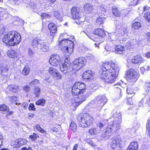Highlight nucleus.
Wrapping results in <instances>:
<instances>
[{
    "mask_svg": "<svg viewBox=\"0 0 150 150\" xmlns=\"http://www.w3.org/2000/svg\"><path fill=\"white\" fill-rule=\"evenodd\" d=\"M110 126H111V129L112 130V132L114 133L119 130L120 128V125L119 123L113 122V124Z\"/></svg>",
    "mask_w": 150,
    "mask_h": 150,
    "instance_id": "22",
    "label": "nucleus"
},
{
    "mask_svg": "<svg viewBox=\"0 0 150 150\" xmlns=\"http://www.w3.org/2000/svg\"><path fill=\"white\" fill-rule=\"evenodd\" d=\"M102 66L104 69L100 71V73L105 72V73H109L113 72L116 73L117 74L119 73V68L116 67L114 63L106 62L103 63Z\"/></svg>",
    "mask_w": 150,
    "mask_h": 150,
    "instance_id": "6",
    "label": "nucleus"
},
{
    "mask_svg": "<svg viewBox=\"0 0 150 150\" xmlns=\"http://www.w3.org/2000/svg\"><path fill=\"white\" fill-rule=\"evenodd\" d=\"M89 132L92 135H96L97 134V130L95 128H92L90 129Z\"/></svg>",
    "mask_w": 150,
    "mask_h": 150,
    "instance_id": "49",
    "label": "nucleus"
},
{
    "mask_svg": "<svg viewBox=\"0 0 150 150\" xmlns=\"http://www.w3.org/2000/svg\"><path fill=\"white\" fill-rule=\"evenodd\" d=\"M93 74L91 71L88 70L85 71L83 74V78L84 79H88L92 77Z\"/></svg>",
    "mask_w": 150,
    "mask_h": 150,
    "instance_id": "20",
    "label": "nucleus"
},
{
    "mask_svg": "<svg viewBox=\"0 0 150 150\" xmlns=\"http://www.w3.org/2000/svg\"><path fill=\"white\" fill-rule=\"evenodd\" d=\"M69 127L72 130L73 132H76L77 129L76 125L73 121L71 122L69 126Z\"/></svg>",
    "mask_w": 150,
    "mask_h": 150,
    "instance_id": "39",
    "label": "nucleus"
},
{
    "mask_svg": "<svg viewBox=\"0 0 150 150\" xmlns=\"http://www.w3.org/2000/svg\"><path fill=\"white\" fill-rule=\"evenodd\" d=\"M86 62V60L84 57L79 58L74 61L72 64V67H70L69 63L65 62L62 65H60V68L63 73L66 74L73 70L78 71L85 65Z\"/></svg>",
    "mask_w": 150,
    "mask_h": 150,
    "instance_id": "1",
    "label": "nucleus"
},
{
    "mask_svg": "<svg viewBox=\"0 0 150 150\" xmlns=\"http://www.w3.org/2000/svg\"><path fill=\"white\" fill-rule=\"evenodd\" d=\"M144 17L146 21L150 23V12H147L144 13Z\"/></svg>",
    "mask_w": 150,
    "mask_h": 150,
    "instance_id": "41",
    "label": "nucleus"
},
{
    "mask_svg": "<svg viewBox=\"0 0 150 150\" xmlns=\"http://www.w3.org/2000/svg\"><path fill=\"white\" fill-rule=\"evenodd\" d=\"M105 125V124L101 122H99L97 124V126L100 128H102Z\"/></svg>",
    "mask_w": 150,
    "mask_h": 150,
    "instance_id": "58",
    "label": "nucleus"
},
{
    "mask_svg": "<svg viewBox=\"0 0 150 150\" xmlns=\"http://www.w3.org/2000/svg\"><path fill=\"white\" fill-rule=\"evenodd\" d=\"M139 76L138 71L131 69L127 71L125 77L127 81L131 82H135Z\"/></svg>",
    "mask_w": 150,
    "mask_h": 150,
    "instance_id": "7",
    "label": "nucleus"
},
{
    "mask_svg": "<svg viewBox=\"0 0 150 150\" xmlns=\"http://www.w3.org/2000/svg\"><path fill=\"white\" fill-rule=\"evenodd\" d=\"M71 17L74 19H78L81 17L79 8L73 7L71 9Z\"/></svg>",
    "mask_w": 150,
    "mask_h": 150,
    "instance_id": "11",
    "label": "nucleus"
},
{
    "mask_svg": "<svg viewBox=\"0 0 150 150\" xmlns=\"http://www.w3.org/2000/svg\"><path fill=\"white\" fill-rule=\"evenodd\" d=\"M34 90L36 97H38L40 96V88L39 87L36 86L34 88Z\"/></svg>",
    "mask_w": 150,
    "mask_h": 150,
    "instance_id": "43",
    "label": "nucleus"
},
{
    "mask_svg": "<svg viewBox=\"0 0 150 150\" xmlns=\"http://www.w3.org/2000/svg\"><path fill=\"white\" fill-rule=\"evenodd\" d=\"M41 40L38 39L37 38L33 39L32 41V45L34 48L38 47V45H40Z\"/></svg>",
    "mask_w": 150,
    "mask_h": 150,
    "instance_id": "25",
    "label": "nucleus"
},
{
    "mask_svg": "<svg viewBox=\"0 0 150 150\" xmlns=\"http://www.w3.org/2000/svg\"><path fill=\"white\" fill-rule=\"evenodd\" d=\"M120 139V138L117 137L113 138L112 139V142L111 144V147L113 149H116L120 146L121 144Z\"/></svg>",
    "mask_w": 150,
    "mask_h": 150,
    "instance_id": "13",
    "label": "nucleus"
},
{
    "mask_svg": "<svg viewBox=\"0 0 150 150\" xmlns=\"http://www.w3.org/2000/svg\"><path fill=\"white\" fill-rule=\"evenodd\" d=\"M48 28L50 31V35L53 38L55 33H57V28L55 25L53 23H50L49 24Z\"/></svg>",
    "mask_w": 150,
    "mask_h": 150,
    "instance_id": "14",
    "label": "nucleus"
},
{
    "mask_svg": "<svg viewBox=\"0 0 150 150\" xmlns=\"http://www.w3.org/2000/svg\"><path fill=\"white\" fill-rule=\"evenodd\" d=\"M78 119L79 121V126L84 128L87 127L92 123L93 117L89 113H83L79 116Z\"/></svg>",
    "mask_w": 150,
    "mask_h": 150,
    "instance_id": "3",
    "label": "nucleus"
},
{
    "mask_svg": "<svg viewBox=\"0 0 150 150\" xmlns=\"http://www.w3.org/2000/svg\"><path fill=\"white\" fill-rule=\"evenodd\" d=\"M59 45L62 46V51L66 54H70L73 52L74 44L72 41L64 39L60 42Z\"/></svg>",
    "mask_w": 150,
    "mask_h": 150,
    "instance_id": "4",
    "label": "nucleus"
},
{
    "mask_svg": "<svg viewBox=\"0 0 150 150\" xmlns=\"http://www.w3.org/2000/svg\"><path fill=\"white\" fill-rule=\"evenodd\" d=\"M98 106H99V110H100L101 108L107 101L106 96L104 95L99 96L96 98Z\"/></svg>",
    "mask_w": 150,
    "mask_h": 150,
    "instance_id": "10",
    "label": "nucleus"
},
{
    "mask_svg": "<svg viewBox=\"0 0 150 150\" xmlns=\"http://www.w3.org/2000/svg\"><path fill=\"white\" fill-rule=\"evenodd\" d=\"M35 127L37 130L42 133L45 134L47 133L43 129L41 128L39 125H36L35 126Z\"/></svg>",
    "mask_w": 150,
    "mask_h": 150,
    "instance_id": "38",
    "label": "nucleus"
},
{
    "mask_svg": "<svg viewBox=\"0 0 150 150\" xmlns=\"http://www.w3.org/2000/svg\"><path fill=\"white\" fill-rule=\"evenodd\" d=\"M84 11L85 12H90L93 10V6L90 4H86L84 6Z\"/></svg>",
    "mask_w": 150,
    "mask_h": 150,
    "instance_id": "28",
    "label": "nucleus"
},
{
    "mask_svg": "<svg viewBox=\"0 0 150 150\" xmlns=\"http://www.w3.org/2000/svg\"><path fill=\"white\" fill-rule=\"evenodd\" d=\"M8 69V66L4 65L0 67V71H1V74L3 75H5L7 74Z\"/></svg>",
    "mask_w": 150,
    "mask_h": 150,
    "instance_id": "29",
    "label": "nucleus"
},
{
    "mask_svg": "<svg viewBox=\"0 0 150 150\" xmlns=\"http://www.w3.org/2000/svg\"><path fill=\"white\" fill-rule=\"evenodd\" d=\"M148 88H149V90L150 91V82L147 81L146 82V85L145 86L144 90L146 94L149 93V90Z\"/></svg>",
    "mask_w": 150,
    "mask_h": 150,
    "instance_id": "42",
    "label": "nucleus"
},
{
    "mask_svg": "<svg viewBox=\"0 0 150 150\" xmlns=\"http://www.w3.org/2000/svg\"><path fill=\"white\" fill-rule=\"evenodd\" d=\"M116 88V99H120L122 96L121 93V90L120 88L118 87L115 88Z\"/></svg>",
    "mask_w": 150,
    "mask_h": 150,
    "instance_id": "30",
    "label": "nucleus"
},
{
    "mask_svg": "<svg viewBox=\"0 0 150 150\" xmlns=\"http://www.w3.org/2000/svg\"><path fill=\"white\" fill-rule=\"evenodd\" d=\"M55 77H57V79H61L62 77V75L58 71L57 72Z\"/></svg>",
    "mask_w": 150,
    "mask_h": 150,
    "instance_id": "57",
    "label": "nucleus"
},
{
    "mask_svg": "<svg viewBox=\"0 0 150 150\" xmlns=\"http://www.w3.org/2000/svg\"><path fill=\"white\" fill-rule=\"evenodd\" d=\"M42 18H48L49 16L46 13H42L41 15Z\"/></svg>",
    "mask_w": 150,
    "mask_h": 150,
    "instance_id": "59",
    "label": "nucleus"
},
{
    "mask_svg": "<svg viewBox=\"0 0 150 150\" xmlns=\"http://www.w3.org/2000/svg\"><path fill=\"white\" fill-rule=\"evenodd\" d=\"M58 71L56 69L52 67L50 68L49 69V72L50 74L54 77H55Z\"/></svg>",
    "mask_w": 150,
    "mask_h": 150,
    "instance_id": "34",
    "label": "nucleus"
},
{
    "mask_svg": "<svg viewBox=\"0 0 150 150\" xmlns=\"http://www.w3.org/2000/svg\"><path fill=\"white\" fill-rule=\"evenodd\" d=\"M115 46L112 45L110 44H107L105 46V49L107 52L109 53L114 52Z\"/></svg>",
    "mask_w": 150,
    "mask_h": 150,
    "instance_id": "26",
    "label": "nucleus"
},
{
    "mask_svg": "<svg viewBox=\"0 0 150 150\" xmlns=\"http://www.w3.org/2000/svg\"><path fill=\"white\" fill-rule=\"evenodd\" d=\"M128 103L130 105H132L133 104L132 102V99L131 98H129L127 100Z\"/></svg>",
    "mask_w": 150,
    "mask_h": 150,
    "instance_id": "63",
    "label": "nucleus"
},
{
    "mask_svg": "<svg viewBox=\"0 0 150 150\" xmlns=\"http://www.w3.org/2000/svg\"><path fill=\"white\" fill-rule=\"evenodd\" d=\"M22 106H23V108L24 109H26L28 107V105L27 103L25 102L23 103L22 105Z\"/></svg>",
    "mask_w": 150,
    "mask_h": 150,
    "instance_id": "62",
    "label": "nucleus"
},
{
    "mask_svg": "<svg viewBox=\"0 0 150 150\" xmlns=\"http://www.w3.org/2000/svg\"><path fill=\"white\" fill-rule=\"evenodd\" d=\"M39 81L38 80L35 79L33 80L31 82H30L29 84L30 86H33L39 83Z\"/></svg>",
    "mask_w": 150,
    "mask_h": 150,
    "instance_id": "48",
    "label": "nucleus"
},
{
    "mask_svg": "<svg viewBox=\"0 0 150 150\" xmlns=\"http://www.w3.org/2000/svg\"><path fill=\"white\" fill-rule=\"evenodd\" d=\"M121 35H124L127 32V30L124 28L121 30Z\"/></svg>",
    "mask_w": 150,
    "mask_h": 150,
    "instance_id": "61",
    "label": "nucleus"
},
{
    "mask_svg": "<svg viewBox=\"0 0 150 150\" xmlns=\"http://www.w3.org/2000/svg\"><path fill=\"white\" fill-rule=\"evenodd\" d=\"M141 25L139 22H135L132 24V28L134 29H138L141 26Z\"/></svg>",
    "mask_w": 150,
    "mask_h": 150,
    "instance_id": "44",
    "label": "nucleus"
},
{
    "mask_svg": "<svg viewBox=\"0 0 150 150\" xmlns=\"http://www.w3.org/2000/svg\"><path fill=\"white\" fill-rule=\"evenodd\" d=\"M114 133L112 132V130L111 129V126L109 125L105 131V134L107 136H110Z\"/></svg>",
    "mask_w": 150,
    "mask_h": 150,
    "instance_id": "35",
    "label": "nucleus"
},
{
    "mask_svg": "<svg viewBox=\"0 0 150 150\" xmlns=\"http://www.w3.org/2000/svg\"><path fill=\"white\" fill-rule=\"evenodd\" d=\"M1 11H0V20L6 19L10 16V14L7 12L4 9L0 8Z\"/></svg>",
    "mask_w": 150,
    "mask_h": 150,
    "instance_id": "18",
    "label": "nucleus"
},
{
    "mask_svg": "<svg viewBox=\"0 0 150 150\" xmlns=\"http://www.w3.org/2000/svg\"><path fill=\"white\" fill-rule=\"evenodd\" d=\"M39 137L38 135L35 133H33L32 135H30L29 136L30 138L33 141L35 140Z\"/></svg>",
    "mask_w": 150,
    "mask_h": 150,
    "instance_id": "45",
    "label": "nucleus"
},
{
    "mask_svg": "<svg viewBox=\"0 0 150 150\" xmlns=\"http://www.w3.org/2000/svg\"><path fill=\"white\" fill-rule=\"evenodd\" d=\"M30 71V68L28 65L25 66L24 68L23 69L21 73L23 75H28Z\"/></svg>",
    "mask_w": 150,
    "mask_h": 150,
    "instance_id": "33",
    "label": "nucleus"
},
{
    "mask_svg": "<svg viewBox=\"0 0 150 150\" xmlns=\"http://www.w3.org/2000/svg\"><path fill=\"white\" fill-rule=\"evenodd\" d=\"M142 102H145L146 104L150 106V98L148 96H146L142 99L140 102L139 105V106H141L142 104Z\"/></svg>",
    "mask_w": 150,
    "mask_h": 150,
    "instance_id": "21",
    "label": "nucleus"
},
{
    "mask_svg": "<svg viewBox=\"0 0 150 150\" xmlns=\"http://www.w3.org/2000/svg\"><path fill=\"white\" fill-rule=\"evenodd\" d=\"M21 150H32L31 147L27 148L26 147H24L21 149Z\"/></svg>",
    "mask_w": 150,
    "mask_h": 150,
    "instance_id": "64",
    "label": "nucleus"
},
{
    "mask_svg": "<svg viewBox=\"0 0 150 150\" xmlns=\"http://www.w3.org/2000/svg\"><path fill=\"white\" fill-rule=\"evenodd\" d=\"M34 107L35 106L33 103H30V104L28 109L30 110H33L35 111V108Z\"/></svg>",
    "mask_w": 150,
    "mask_h": 150,
    "instance_id": "52",
    "label": "nucleus"
},
{
    "mask_svg": "<svg viewBox=\"0 0 150 150\" xmlns=\"http://www.w3.org/2000/svg\"><path fill=\"white\" fill-rule=\"evenodd\" d=\"M86 35L91 39L93 40V36L94 35H97L100 37H104L105 35L104 31L101 29L98 28L95 30L93 33L89 32L85 33Z\"/></svg>",
    "mask_w": 150,
    "mask_h": 150,
    "instance_id": "8",
    "label": "nucleus"
},
{
    "mask_svg": "<svg viewBox=\"0 0 150 150\" xmlns=\"http://www.w3.org/2000/svg\"><path fill=\"white\" fill-rule=\"evenodd\" d=\"M30 86L29 85H25L23 87V90L26 93L30 91Z\"/></svg>",
    "mask_w": 150,
    "mask_h": 150,
    "instance_id": "51",
    "label": "nucleus"
},
{
    "mask_svg": "<svg viewBox=\"0 0 150 150\" xmlns=\"http://www.w3.org/2000/svg\"><path fill=\"white\" fill-rule=\"evenodd\" d=\"M29 55L31 57H32L33 55V52L31 50L29 49L28 50Z\"/></svg>",
    "mask_w": 150,
    "mask_h": 150,
    "instance_id": "60",
    "label": "nucleus"
},
{
    "mask_svg": "<svg viewBox=\"0 0 150 150\" xmlns=\"http://www.w3.org/2000/svg\"><path fill=\"white\" fill-rule=\"evenodd\" d=\"M18 98L17 97L15 96H13L11 97H9V100L11 101H16L18 99Z\"/></svg>",
    "mask_w": 150,
    "mask_h": 150,
    "instance_id": "53",
    "label": "nucleus"
},
{
    "mask_svg": "<svg viewBox=\"0 0 150 150\" xmlns=\"http://www.w3.org/2000/svg\"><path fill=\"white\" fill-rule=\"evenodd\" d=\"M39 48L41 50L44 52H46L48 51L49 46L47 45L45 42H42L40 43Z\"/></svg>",
    "mask_w": 150,
    "mask_h": 150,
    "instance_id": "19",
    "label": "nucleus"
},
{
    "mask_svg": "<svg viewBox=\"0 0 150 150\" xmlns=\"http://www.w3.org/2000/svg\"><path fill=\"white\" fill-rule=\"evenodd\" d=\"M105 72L100 73V77L103 81L109 83H113L115 81L116 77L118 74L113 72L109 73Z\"/></svg>",
    "mask_w": 150,
    "mask_h": 150,
    "instance_id": "5",
    "label": "nucleus"
},
{
    "mask_svg": "<svg viewBox=\"0 0 150 150\" xmlns=\"http://www.w3.org/2000/svg\"><path fill=\"white\" fill-rule=\"evenodd\" d=\"M129 149L132 150H136L138 148V144L136 142H132L129 144Z\"/></svg>",
    "mask_w": 150,
    "mask_h": 150,
    "instance_id": "31",
    "label": "nucleus"
},
{
    "mask_svg": "<svg viewBox=\"0 0 150 150\" xmlns=\"http://www.w3.org/2000/svg\"><path fill=\"white\" fill-rule=\"evenodd\" d=\"M53 15L54 17H55L59 21H62L63 20V16L62 14L60 13L57 11H55L53 12Z\"/></svg>",
    "mask_w": 150,
    "mask_h": 150,
    "instance_id": "32",
    "label": "nucleus"
},
{
    "mask_svg": "<svg viewBox=\"0 0 150 150\" xmlns=\"http://www.w3.org/2000/svg\"><path fill=\"white\" fill-rule=\"evenodd\" d=\"M3 41L6 44L14 46L18 44L21 40L20 34L16 31H11L4 35Z\"/></svg>",
    "mask_w": 150,
    "mask_h": 150,
    "instance_id": "2",
    "label": "nucleus"
},
{
    "mask_svg": "<svg viewBox=\"0 0 150 150\" xmlns=\"http://www.w3.org/2000/svg\"><path fill=\"white\" fill-rule=\"evenodd\" d=\"M77 87V86H76L75 84L72 87L71 91L73 95H78L82 93L81 92V91H80Z\"/></svg>",
    "mask_w": 150,
    "mask_h": 150,
    "instance_id": "23",
    "label": "nucleus"
},
{
    "mask_svg": "<svg viewBox=\"0 0 150 150\" xmlns=\"http://www.w3.org/2000/svg\"><path fill=\"white\" fill-rule=\"evenodd\" d=\"M125 48L120 45H117L115 46L114 52L116 54H122Z\"/></svg>",
    "mask_w": 150,
    "mask_h": 150,
    "instance_id": "16",
    "label": "nucleus"
},
{
    "mask_svg": "<svg viewBox=\"0 0 150 150\" xmlns=\"http://www.w3.org/2000/svg\"><path fill=\"white\" fill-rule=\"evenodd\" d=\"M112 13L113 15L115 16H119L120 14V12L118 11L116 8H113Z\"/></svg>",
    "mask_w": 150,
    "mask_h": 150,
    "instance_id": "47",
    "label": "nucleus"
},
{
    "mask_svg": "<svg viewBox=\"0 0 150 150\" xmlns=\"http://www.w3.org/2000/svg\"><path fill=\"white\" fill-rule=\"evenodd\" d=\"M27 142V141L25 139H16L15 141L13 146L15 148L19 147L25 144Z\"/></svg>",
    "mask_w": 150,
    "mask_h": 150,
    "instance_id": "12",
    "label": "nucleus"
},
{
    "mask_svg": "<svg viewBox=\"0 0 150 150\" xmlns=\"http://www.w3.org/2000/svg\"><path fill=\"white\" fill-rule=\"evenodd\" d=\"M118 38V36H116L115 35H112L111 36L110 39L112 41H115Z\"/></svg>",
    "mask_w": 150,
    "mask_h": 150,
    "instance_id": "54",
    "label": "nucleus"
},
{
    "mask_svg": "<svg viewBox=\"0 0 150 150\" xmlns=\"http://www.w3.org/2000/svg\"><path fill=\"white\" fill-rule=\"evenodd\" d=\"M45 103V100L43 98L39 99L38 101L36 102V104L37 105H41L44 106Z\"/></svg>",
    "mask_w": 150,
    "mask_h": 150,
    "instance_id": "40",
    "label": "nucleus"
},
{
    "mask_svg": "<svg viewBox=\"0 0 150 150\" xmlns=\"http://www.w3.org/2000/svg\"><path fill=\"white\" fill-rule=\"evenodd\" d=\"M113 117L115 118L113 121V122L114 123H119L120 124L122 120L121 114L120 113L117 114H114L113 115Z\"/></svg>",
    "mask_w": 150,
    "mask_h": 150,
    "instance_id": "15",
    "label": "nucleus"
},
{
    "mask_svg": "<svg viewBox=\"0 0 150 150\" xmlns=\"http://www.w3.org/2000/svg\"><path fill=\"white\" fill-rule=\"evenodd\" d=\"M89 95V94H88V95L87 96V95H86L85 96H81V98L82 99V100L81 101H80L79 102H76V103H79V104H81V103L83 101V100H85V99H86V98Z\"/></svg>",
    "mask_w": 150,
    "mask_h": 150,
    "instance_id": "56",
    "label": "nucleus"
},
{
    "mask_svg": "<svg viewBox=\"0 0 150 150\" xmlns=\"http://www.w3.org/2000/svg\"><path fill=\"white\" fill-rule=\"evenodd\" d=\"M9 88H10V89H11L13 93H15L18 90V86L15 84L10 85Z\"/></svg>",
    "mask_w": 150,
    "mask_h": 150,
    "instance_id": "37",
    "label": "nucleus"
},
{
    "mask_svg": "<svg viewBox=\"0 0 150 150\" xmlns=\"http://www.w3.org/2000/svg\"><path fill=\"white\" fill-rule=\"evenodd\" d=\"M127 92L128 94H132L133 93V91L132 88L130 87H128L127 88Z\"/></svg>",
    "mask_w": 150,
    "mask_h": 150,
    "instance_id": "50",
    "label": "nucleus"
},
{
    "mask_svg": "<svg viewBox=\"0 0 150 150\" xmlns=\"http://www.w3.org/2000/svg\"><path fill=\"white\" fill-rule=\"evenodd\" d=\"M105 19L104 18L99 17L96 20L97 23L98 24H101L103 23Z\"/></svg>",
    "mask_w": 150,
    "mask_h": 150,
    "instance_id": "46",
    "label": "nucleus"
},
{
    "mask_svg": "<svg viewBox=\"0 0 150 150\" xmlns=\"http://www.w3.org/2000/svg\"><path fill=\"white\" fill-rule=\"evenodd\" d=\"M140 0H133V2H131L130 5L135 6L138 4V2Z\"/></svg>",
    "mask_w": 150,
    "mask_h": 150,
    "instance_id": "55",
    "label": "nucleus"
},
{
    "mask_svg": "<svg viewBox=\"0 0 150 150\" xmlns=\"http://www.w3.org/2000/svg\"><path fill=\"white\" fill-rule=\"evenodd\" d=\"M7 55L9 57L13 58L17 57V54L14 50H10L8 52Z\"/></svg>",
    "mask_w": 150,
    "mask_h": 150,
    "instance_id": "27",
    "label": "nucleus"
},
{
    "mask_svg": "<svg viewBox=\"0 0 150 150\" xmlns=\"http://www.w3.org/2000/svg\"><path fill=\"white\" fill-rule=\"evenodd\" d=\"M61 58L57 54L52 55L49 60L50 64L52 65L57 66L58 64L60 65Z\"/></svg>",
    "mask_w": 150,
    "mask_h": 150,
    "instance_id": "9",
    "label": "nucleus"
},
{
    "mask_svg": "<svg viewBox=\"0 0 150 150\" xmlns=\"http://www.w3.org/2000/svg\"><path fill=\"white\" fill-rule=\"evenodd\" d=\"M9 108L8 106L6 105L2 104L0 105V110L4 112H8Z\"/></svg>",
    "mask_w": 150,
    "mask_h": 150,
    "instance_id": "36",
    "label": "nucleus"
},
{
    "mask_svg": "<svg viewBox=\"0 0 150 150\" xmlns=\"http://www.w3.org/2000/svg\"><path fill=\"white\" fill-rule=\"evenodd\" d=\"M142 62V58L139 55L134 56L131 60V62L135 64H140Z\"/></svg>",
    "mask_w": 150,
    "mask_h": 150,
    "instance_id": "17",
    "label": "nucleus"
},
{
    "mask_svg": "<svg viewBox=\"0 0 150 150\" xmlns=\"http://www.w3.org/2000/svg\"><path fill=\"white\" fill-rule=\"evenodd\" d=\"M75 84L77 86L78 88L82 93H84V90L86 89V86L85 84L83 83H81L80 82L76 83Z\"/></svg>",
    "mask_w": 150,
    "mask_h": 150,
    "instance_id": "24",
    "label": "nucleus"
}]
</instances>
